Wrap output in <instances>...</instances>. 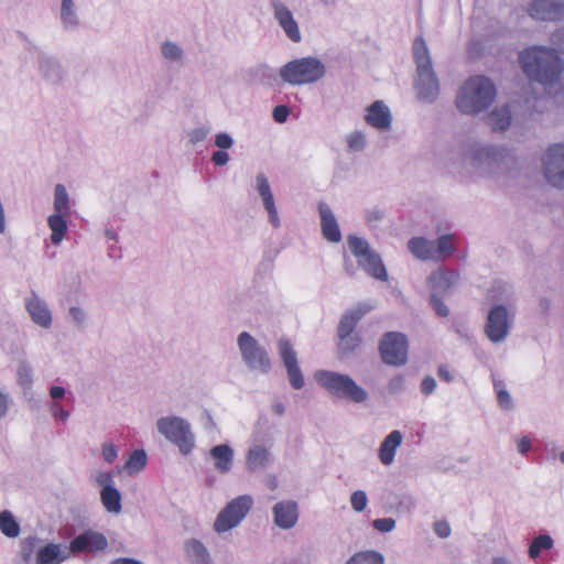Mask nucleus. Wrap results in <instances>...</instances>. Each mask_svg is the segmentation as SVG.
<instances>
[{
    "instance_id": "41",
    "label": "nucleus",
    "mask_w": 564,
    "mask_h": 564,
    "mask_svg": "<svg viewBox=\"0 0 564 564\" xmlns=\"http://www.w3.org/2000/svg\"><path fill=\"white\" fill-rule=\"evenodd\" d=\"M367 501H368L367 495L362 490H357V491L352 492V495L350 497L351 507L357 512H361L366 509Z\"/></svg>"
},
{
    "instance_id": "18",
    "label": "nucleus",
    "mask_w": 564,
    "mask_h": 564,
    "mask_svg": "<svg viewBox=\"0 0 564 564\" xmlns=\"http://www.w3.org/2000/svg\"><path fill=\"white\" fill-rule=\"evenodd\" d=\"M274 522L282 529H290L295 525L299 512L293 501H280L273 508Z\"/></svg>"
},
{
    "instance_id": "57",
    "label": "nucleus",
    "mask_w": 564,
    "mask_h": 564,
    "mask_svg": "<svg viewBox=\"0 0 564 564\" xmlns=\"http://www.w3.org/2000/svg\"><path fill=\"white\" fill-rule=\"evenodd\" d=\"M52 412H53V415L61 420L62 422L66 421L69 416V413L63 409V406H61L58 403H53L52 405Z\"/></svg>"
},
{
    "instance_id": "39",
    "label": "nucleus",
    "mask_w": 564,
    "mask_h": 564,
    "mask_svg": "<svg viewBox=\"0 0 564 564\" xmlns=\"http://www.w3.org/2000/svg\"><path fill=\"white\" fill-rule=\"evenodd\" d=\"M61 18L64 24L74 25L76 23V15L74 11L73 0H63L61 9Z\"/></svg>"
},
{
    "instance_id": "62",
    "label": "nucleus",
    "mask_w": 564,
    "mask_h": 564,
    "mask_svg": "<svg viewBox=\"0 0 564 564\" xmlns=\"http://www.w3.org/2000/svg\"><path fill=\"white\" fill-rule=\"evenodd\" d=\"M19 382L22 384V386H29L31 383V378L28 373L26 370H21L19 372Z\"/></svg>"
},
{
    "instance_id": "4",
    "label": "nucleus",
    "mask_w": 564,
    "mask_h": 564,
    "mask_svg": "<svg viewBox=\"0 0 564 564\" xmlns=\"http://www.w3.org/2000/svg\"><path fill=\"white\" fill-rule=\"evenodd\" d=\"M371 310V305L361 303L343 314L337 326V349L340 357L352 354L361 347L362 338L355 332V328L359 321Z\"/></svg>"
},
{
    "instance_id": "15",
    "label": "nucleus",
    "mask_w": 564,
    "mask_h": 564,
    "mask_svg": "<svg viewBox=\"0 0 564 564\" xmlns=\"http://www.w3.org/2000/svg\"><path fill=\"white\" fill-rule=\"evenodd\" d=\"M108 542L104 534L93 531H87L83 534L75 536L69 544V551L79 553L83 551L97 552L107 547Z\"/></svg>"
},
{
    "instance_id": "31",
    "label": "nucleus",
    "mask_w": 564,
    "mask_h": 564,
    "mask_svg": "<svg viewBox=\"0 0 564 564\" xmlns=\"http://www.w3.org/2000/svg\"><path fill=\"white\" fill-rule=\"evenodd\" d=\"M435 262L449 258L455 251V238L453 235H442L435 241Z\"/></svg>"
},
{
    "instance_id": "3",
    "label": "nucleus",
    "mask_w": 564,
    "mask_h": 564,
    "mask_svg": "<svg viewBox=\"0 0 564 564\" xmlns=\"http://www.w3.org/2000/svg\"><path fill=\"white\" fill-rule=\"evenodd\" d=\"M413 55L417 68L415 82L417 96L424 101H433L438 95V80L432 68L427 46L421 36L413 43Z\"/></svg>"
},
{
    "instance_id": "63",
    "label": "nucleus",
    "mask_w": 564,
    "mask_h": 564,
    "mask_svg": "<svg viewBox=\"0 0 564 564\" xmlns=\"http://www.w3.org/2000/svg\"><path fill=\"white\" fill-rule=\"evenodd\" d=\"M70 315L73 316V318L76 321V322H80L83 319V312L80 308L78 307H72L70 308Z\"/></svg>"
},
{
    "instance_id": "30",
    "label": "nucleus",
    "mask_w": 564,
    "mask_h": 564,
    "mask_svg": "<svg viewBox=\"0 0 564 564\" xmlns=\"http://www.w3.org/2000/svg\"><path fill=\"white\" fill-rule=\"evenodd\" d=\"M100 499L108 512L117 514L121 511V495L115 487L101 488Z\"/></svg>"
},
{
    "instance_id": "25",
    "label": "nucleus",
    "mask_w": 564,
    "mask_h": 564,
    "mask_svg": "<svg viewBox=\"0 0 564 564\" xmlns=\"http://www.w3.org/2000/svg\"><path fill=\"white\" fill-rule=\"evenodd\" d=\"M210 456L215 460V467L220 473H228L232 465L234 452L226 444L217 445L210 449Z\"/></svg>"
},
{
    "instance_id": "59",
    "label": "nucleus",
    "mask_w": 564,
    "mask_h": 564,
    "mask_svg": "<svg viewBox=\"0 0 564 564\" xmlns=\"http://www.w3.org/2000/svg\"><path fill=\"white\" fill-rule=\"evenodd\" d=\"M531 449V441L528 436H524L518 443V451L521 454H527Z\"/></svg>"
},
{
    "instance_id": "2",
    "label": "nucleus",
    "mask_w": 564,
    "mask_h": 564,
    "mask_svg": "<svg viewBox=\"0 0 564 564\" xmlns=\"http://www.w3.org/2000/svg\"><path fill=\"white\" fill-rule=\"evenodd\" d=\"M496 97V88L492 82L485 76H473L462 86L456 106L460 112L476 115L487 109Z\"/></svg>"
},
{
    "instance_id": "7",
    "label": "nucleus",
    "mask_w": 564,
    "mask_h": 564,
    "mask_svg": "<svg viewBox=\"0 0 564 564\" xmlns=\"http://www.w3.org/2000/svg\"><path fill=\"white\" fill-rule=\"evenodd\" d=\"M158 430L175 444L182 454L187 455L194 447V436L189 424L180 417H162L158 421Z\"/></svg>"
},
{
    "instance_id": "38",
    "label": "nucleus",
    "mask_w": 564,
    "mask_h": 564,
    "mask_svg": "<svg viewBox=\"0 0 564 564\" xmlns=\"http://www.w3.org/2000/svg\"><path fill=\"white\" fill-rule=\"evenodd\" d=\"M147 465V455L142 449L134 451L126 463V468L129 473H137L143 469Z\"/></svg>"
},
{
    "instance_id": "51",
    "label": "nucleus",
    "mask_w": 564,
    "mask_h": 564,
    "mask_svg": "<svg viewBox=\"0 0 564 564\" xmlns=\"http://www.w3.org/2000/svg\"><path fill=\"white\" fill-rule=\"evenodd\" d=\"M498 152L492 148H484L480 150H477L474 154V159L481 161L484 159H495L497 158Z\"/></svg>"
},
{
    "instance_id": "21",
    "label": "nucleus",
    "mask_w": 564,
    "mask_h": 564,
    "mask_svg": "<svg viewBox=\"0 0 564 564\" xmlns=\"http://www.w3.org/2000/svg\"><path fill=\"white\" fill-rule=\"evenodd\" d=\"M69 547L62 549L61 544L48 543L36 553V564H61L69 557Z\"/></svg>"
},
{
    "instance_id": "16",
    "label": "nucleus",
    "mask_w": 564,
    "mask_h": 564,
    "mask_svg": "<svg viewBox=\"0 0 564 564\" xmlns=\"http://www.w3.org/2000/svg\"><path fill=\"white\" fill-rule=\"evenodd\" d=\"M365 120L378 130H386L391 126V113L383 101L377 100L367 108Z\"/></svg>"
},
{
    "instance_id": "48",
    "label": "nucleus",
    "mask_w": 564,
    "mask_h": 564,
    "mask_svg": "<svg viewBox=\"0 0 564 564\" xmlns=\"http://www.w3.org/2000/svg\"><path fill=\"white\" fill-rule=\"evenodd\" d=\"M497 390V398L499 405L503 409H510L511 408V398L509 393L501 387V383H497L496 386Z\"/></svg>"
},
{
    "instance_id": "37",
    "label": "nucleus",
    "mask_w": 564,
    "mask_h": 564,
    "mask_svg": "<svg viewBox=\"0 0 564 564\" xmlns=\"http://www.w3.org/2000/svg\"><path fill=\"white\" fill-rule=\"evenodd\" d=\"M553 547V540L547 534H541L533 539L529 547V555L531 558H536L542 550H550Z\"/></svg>"
},
{
    "instance_id": "45",
    "label": "nucleus",
    "mask_w": 564,
    "mask_h": 564,
    "mask_svg": "<svg viewBox=\"0 0 564 564\" xmlns=\"http://www.w3.org/2000/svg\"><path fill=\"white\" fill-rule=\"evenodd\" d=\"M372 525L376 530L380 532H390L394 529L395 521L391 518L376 519L372 522Z\"/></svg>"
},
{
    "instance_id": "49",
    "label": "nucleus",
    "mask_w": 564,
    "mask_h": 564,
    "mask_svg": "<svg viewBox=\"0 0 564 564\" xmlns=\"http://www.w3.org/2000/svg\"><path fill=\"white\" fill-rule=\"evenodd\" d=\"M290 112L291 110L288 106L281 105L274 107L272 116L276 122L282 123L288 119Z\"/></svg>"
},
{
    "instance_id": "64",
    "label": "nucleus",
    "mask_w": 564,
    "mask_h": 564,
    "mask_svg": "<svg viewBox=\"0 0 564 564\" xmlns=\"http://www.w3.org/2000/svg\"><path fill=\"white\" fill-rule=\"evenodd\" d=\"M111 564H142L141 562L133 560V558H118L113 561Z\"/></svg>"
},
{
    "instance_id": "22",
    "label": "nucleus",
    "mask_w": 564,
    "mask_h": 564,
    "mask_svg": "<svg viewBox=\"0 0 564 564\" xmlns=\"http://www.w3.org/2000/svg\"><path fill=\"white\" fill-rule=\"evenodd\" d=\"M409 251L422 261H435V242L424 237H413L408 242Z\"/></svg>"
},
{
    "instance_id": "32",
    "label": "nucleus",
    "mask_w": 564,
    "mask_h": 564,
    "mask_svg": "<svg viewBox=\"0 0 564 564\" xmlns=\"http://www.w3.org/2000/svg\"><path fill=\"white\" fill-rule=\"evenodd\" d=\"M489 123L494 131H505L511 123V110L505 106L495 109L489 116Z\"/></svg>"
},
{
    "instance_id": "10",
    "label": "nucleus",
    "mask_w": 564,
    "mask_h": 564,
    "mask_svg": "<svg viewBox=\"0 0 564 564\" xmlns=\"http://www.w3.org/2000/svg\"><path fill=\"white\" fill-rule=\"evenodd\" d=\"M238 346L245 362L251 368L261 372H268L271 368V361L268 352L258 341L247 332H242L238 337Z\"/></svg>"
},
{
    "instance_id": "42",
    "label": "nucleus",
    "mask_w": 564,
    "mask_h": 564,
    "mask_svg": "<svg viewBox=\"0 0 564 564\" xmlns=\"http://www.w3.org/2000/svg\"><path fill=\"white\" fill-rule=\"evenodd\" d=\"M347 143L350 150L361 151L366 145V139L362 132L354 131L349 134Z\"/></svg>"
},
{
    "instance_id": "29",
    "label": "nucleus",
    "mask_w": 564,
    "mask_h": 564,
    "mask_svg": "<svg viewBox=\"0 0 564 564\" xmlns=\"http://www.w3.org/2000/svg\"><path fill=\"white\" fill-rule=\"evenodd\" d=\"M186 555L193 564H212L209 554L204 544L197 540H191L185 545Z\"/></svg>"
},
{
    "instance_id": "12",
    "label": "nucleus",
    "mask_w": 564,
    "mask_h": 564,
    "mask_svg": "<svg viewBox=\"0 0 564 564\" xmlns=\"http://www.w3.org/2000/svg\"><path fill=\"white\" fill-rule=\"evenodd\" d=\"M527 11L532 19L538 21H563L564 0H532Z\"/></svg>"
},
{
    "instance_id": "46",
    "label": "nucleus",
    "mask_w": 564,
    "mask_h": 564,
    "mask_svg": "<svg viewBox=\"0 0 564 564\" xmlns=\"http://www.w3.org/2000/svg\"><path fill=\"white\" fill-rule=\"evenodd\" d=\"M431 305L438 316L446 317L449 314L448 307L436 294L431 295Z\"/></svg>"
},
{
    "instance_id": "58",
    "label": "nucleus",
    "mask_w": 564,
    "mask_h": 564,
    "mask_svg": "<svg viewBox=\"0 0 564 564\" xmlns=\"http://www.w3.org/2000/svg\"><path fill=\"white\" fill-rule=\"evenodd\" d=\"M437 373L440 379L445 382H451L453 380V376L451 375L448 367L445 365L440 366Z\"/></svg>"
},
{
    "instance_id": "53",
    "label": "nucleus",
    "mask_w": 564,
    "mask_h": 564,
    "mask_svg": "<svg viewBox=\"0 0 564 564\" xmlns=\"http://www.w3.org/2000/svg\"><path fill=\"white\" fill-rule=\"evenodd\" d=\"M96 481L99 486H101L102 488H106V487H113L112 486V481H113V475L109 471H102V473H99L97 475V478H96Z\"/></svg>"
},
{
    "instance_id": "34",
    "label": "nucleus",
    "mask_w": 564,
    "mask_h": 564,
    "mask_svg": "<svg viewBox=\"0 0 564 564\" xmlns=\"http://www.w3.org/2000/svg\"><path fill=\"white\" fill-rule=\"evenodd\" d=\"M346 564H384V557L377 551H364L354 554Z\"/></svg>"
},
{
    "instance_id": "11",
    "label": "nucleus",
    "mask_w": 564,
    "mask_h": 564,
    "mask_svg": "<svg viewBox=\"0 0 564 564\" xmlns=\"http://www.w3.org/2000/svg\"><path fill=\"white\" fill-rule=\"evenodd\" d=\"M544 174L550 184L564 187V144H553L544 156Z\"/></svg>"
},
{
    "instance_id": "47",
    "label": "nucleus",
    "mask_w": 564,
    "mask_h": 564,
    "mask_svg": "<svg viewBox=\"0 0 564 564\" xmlns=\"http://www.w3.org/2000/svg\"><path fill=\"white\" fill-rule=\"evenodd\" d=\"M36 539L31 536L22 541L21 554L24 561H29L34 552Z\"/></svg>"
},
{
    "instance_id": "13",
    "label": "nucleus",
    "mask_w": 564,
    "mask_h": 564,
    "mask_svg": "<svg viewBox=\"0 0 564 564\" xmlns=\"http://www.w3.org/2000/svg\"><path fill=\"white\" fill-rule=\"evenodd\" d=\"M509 330L508 311L503 305H497L488 314L485 332L488 338L498 343L506 338Z\"/></svg>"
},
{
    "instance_id": "6",
    "label": "nucleus",
    "mask_w": 564,
    "mask_h": 564,
    "mask_svg": "<svg viewBox=\"0 0 564 564\" xmlns=\"http://www.w3.org/2000/svg\"><path fill=\"white\" fill-rule=\"evenodd\" d=\"M316 379L329 393L351 400L362 402L367 398V392L358 386L349 376L332 371H319Z\"/></svg>"
},
{
    "instance_id": "26",
    "label": "nucleus",
    "mask_w": 564,
    "mask_h": 564,
    "mask_svg": "<svg viewBox=\"0 0 564 564\" xmlns=\"http://www.w3.org/2000/svg\"><path fill=\"white\" fill-rule=\"evenodd\" d=\"M269 460V449L262 445L251 446L246 455V464L249 470L264 468Z\"/></svg>"
},
{
    "instance_id": "55",
    "label": "nucleus",
    "mask_w": 564,
    "mask_h": 564,
    "mask_svg": "<svg viewBox=\"0 0 564 564\" xmlns=\"http://www.w3.org/2000/svg\"><path fill=\"white\" fill-rule=\"evenodd\" d=\"M215 144L220 149H228L232 145V139L227 133H219L216 135Z\"/></svg>"
},
{
    "instance_id": "14",
    "label": "nucleus",
    "mask_w": 564,
    "mask_h": 564,
    "mask_svg": "<svg viewBox=\"0 0 564 564\" xmlns=\"http://www.w3.org/2000/svg\"><path fill=\"white\" fill-rule=\"evenodd\" d=\"M279 350L284 366L288 370V376L291 386L294 389H301L304 386V378L297 365L296 352L293 349L289 339L282 338L279 341Z\"/></svg>"
},
{
    "instance_id": "8",
    "label": "nucleus",
    "mask_w": 564,
    "mask_h": 564,
    "mask_svg": "<svg viewBox=\"0 0 564 564\" xmlns=\"http://www.w3.org/2000/svg\"><path fill=\"white\" fill-rule=\"evenodd\" d=\"M250 496H239L231 500L218 514L214 529L217 532H226L238 525L252 507Z\"/></svg>"
},
{
    "instance_id": "61",
    "label": "nucleus",
    "mask_w": 564,
    "mask_h": 564,
    "mask_svg": "<svg viewBox=\"0 0 564 564\" xmlns=\"http://www.w3.org/2000/svg\"><path fill=\"white\" fill-rule=\"evenodd\" d=\"M50 394L53 399H59L65 395V389L63 387L54 386L51 388Z\"/></svg>"
},
{
    "instance_id": "33",
    "label": "nucleus",
    "mask_w": 564,
    "mask_h": 564,
    "mask_svg": "<svg viewBox=\"0 0 564 564\" xmlns=\"http://www.w3.org/2000/svg\"><path fill=\"white\" fill-rule=\"evenodd\" d=\"M55 214L70 215L69 198L66 188L62 184H57L54 193Z\"/></svg>"
},
{
    "instance_id": "28",
    "label": "nucleus",
    "mask_w": 564,
    "mask_h": 564,
    "mask_svg": "<svg viewBox=\"0 0 564 564\" xmlns=\"http://www.w3.org/2000/svg\"><path fill=\"white\" fill-rule=\"evenodd\" d=\"M68 215L53 214L48 217L47 224L52 230L51 240L54 245H58L65 237L67 231Z\"/></svg>"
},
{
    "instance_id": "52",
    "label": "nucleus",
    "mask_w": 564,
    "mask_h": 564,
    "mask_svg": "<svg viewBox=\"0 0 564 564\" xmlns=\"http://www.w3.org/2000/svg\"><path fill=\"white\" fill-rule=\"evenodd\" d=\"M434 531L440 538H447L451 534L449 523L446 521H436L434 523Z\"/></svg>"
},
{
    "instance_id": "19",
    "label": "nucleus",
    "mask_w": 564,
    "mask_h": 564,
    "mask_svg": "<svg viewBox=\"0 0 564 564\" xmlns=\"http://www.w3.org/2000/svg\"><path fill=\"white\" fill-rule=\"evenodd\" d=\"M257 189L262 198L264 208L269 214L271 224L274 227H278L280 225V219L274 204L273 194L271 192L269 181L263 174H259L257 176Z\"/></svg>"
},
{
    "instance_id": "43",
    "label": "nucleus",
    "mask_w": 564,
    "mask_h": 564,
    "mask_svg": "<svg viewBox=\"0 0 564 564\" xmlns=\"http://www.w3.org/2000/svg\"><path fill=\"white\" fill-rule=\"evenodd\" d=\"M281 28L284 30L290 40H292L293 42L301 41V33L295 20L282 24Z\"/></svg>"
},
{
    "instance_id": "23",
    "label": "nucleus",
    "mask_w": 564,
    "mask_h": 564,
    "mask_svg": "<svg viewBox=\"0 0 564 564\" xmlns=\"http://www.w3.org/2000/svg\"><path fill=\"white\" fill-rule=\"evenodd\" d=\"M403 436L400 431H392L379 447L380 462L388 466L394 460L395 451L401 445Z\"/></svg>"
},
{
    "instance_id": "50",
    "label": "nucleus",
    "mask_w": 564,
    "mask_h": 564,
    "mask_svg": "<svg viewBox=\"0 0 564 564\" xmlns=\"http://www.w3.org/2000/svg\"><path fill=\"white\" fill-rule=\"evenodd\" d=\"M102 457L105 462L112 463L117 458V447L112 443L102 445Z\"/></svg>"
},
{
    "instance_id": "1",
    "label": "nucleus",
    "mask_w": 564,
    "mask_h": 564,
    "mask_svg": "<svg viewBox=\"0 0 564 564\" xmlns=\"http://www.w3.org/2000/svg\"><path fill=\"white\" fill-rule=\"evenodd\" d=\"M519 62L530 79L546 86L558 84L556 93L564 90V66L555 50L529 47L520 53Z\"/></svg>"
},
{
    "instance_id": "24",
    "label": "nucleus",
    "mask_w": 564,
    "mask_h": 564,
    "mask_svg": "<svg viewBox=\"0 0 564 564\" xmlns=\"http://www.w3.org/2000/svg\"><path fill=\"white\" fill-rule=\"evenodd\" d=\"M26 310L34 323L42 327H50L52 323L51 311L39 297L33 296L26 303Z\"/></svg>"
},
{
    "instance_id": "17",
    "label": "nucleus",
    "mask_w": 564,
    "mask_h": 564,
    "mask_svg": "<svg viewBox=\"0 0 564 564\" xmlns=\"http://www.w3.org/2000/svg\"><path fill=\"white\" fill-rule=\"evenodd\" d=\"M318 212L323 237L329 242H339L341 240V234L330 208L325 203H319Z\"/></svg>"
},
{
    "instance_id": "36",
    "label": "nucleus",
    "mask_w": 564,
    "mask_h": 564,
    "mask_svg": "<svg viewBox=\"0 0 564 564\" xmlns=\"http://www.w3.org/2000/svg\"><path fill=\"white\" fill-rule=\"evenodd\" d=\"M348 247L351 253L357 258L358 262L371 252L368 242L356 236L348 237Z\"/></svg>"
},
{
    "instance_id": "35",
    "label": "nucleus",
    "mask_w": 564,
    "mask_h": 564,
    "mask_svg": "<svg viewBox=\"0 0 564 564\" xmlns=\"http://www.w3.org/2000/svg\"><path fill=\"white\" fill-rule=\"evenodd\" d=\"M0 530L9 538H15L20 533V525L9 511L0 513Z\"/></svg>"
},
{
    "instance_id": "54",
    "label": "nucleus",
    "mask_w": 564,
    "mask_h": 564,
    "mask_svg": "<svg viewBox=\"0 0 564 564\" xmlns=\"http://www.w3.org/2000/svg\"><path fill=\"white\" fill-rule=\"evenodd\" d=\"M436 388V381L434 378L427 376L423 379L421 383V391L423 394H431Z\"/></svg>"
},
{
    "instance_id": "9",
    "label": "nucleus",
    "mask_w": 564,
    "mask_h": 564,
    "mask_svg": "<svg viewBox=\"0 0 564 564\" xmlns=\"http://www.w3.org/2000/svg\"><path fill=\"white\" fill-rule=\"evenodd\" d=\"M382 361L390 366H402L408 360V340L401 333H387L379 344Z\"/></svg>"
},
{
    "instance_id": "60",
    "label": "nucleus",
    "mask_w": 564,
    "mask_h": 564,
    "mask_svg": "<svg viewBox=\"0 0 564 564\" xmlns=\"http://www.w3.org/2000/svg\"><path fill=\"white\" fill-rule=\"evenodd\" d=\"M8 406L9 403L7 395L0 392V419L8 412Z\"/></svg>"
},
{
    "instance_id": "5",
    "label": "nucleus",
    "mask_w": 564,
    "mask_h": 564,
    "mask_svg": "<svg viewBox=\"0 0 564 564\" xmlns=\"http://www.w3.org/2000/svg\"><path fill=\"white\" fill-rule=\"evenodd\" d=\"M325 65L315 57H302L286 63L280 69V77L291 85L313 84L325 75Z\"/></svg>"
},
{
    "instance_id": "44",
    "label": "nucleus",
    "mask_w": 564,
    "mask_h": 564,
    "mask_svg": "<svg viewBox=\"0 0 564 564\" xmlns=\"http://www.w3.org/2000/svg\"><path fill=\"white\" fill-rule=\"evenodd\" d=\"M162 54L169 59H178L182 55V51L174 43H165L162 46Z\"/></svg>"
},
{
    "instance_id": "56",
    "label": "nucleus",
    "mask_w": 564,
    "mask_h": 564,
    "mask_svg": "<svg viewBox=\"0 0 564 564\" xmlns=\"http://www.w3.org/2000/svg\"><path fill=\"white\" fill-rule=\"evenodd\" d=\"M212 160L215 163V165L224 166L227 164L229 156L227 152L219 150L213 153Z\"/></svg>"
},
{
    "instance_id": "40",
    "label": "nucleus",
    "mask_w": 564,
    "mask_h": 564,
    "mask_svg": "<svg viewBox=\"0 0 564 564\" xmlns=\"http://www.w3.org/2000/svg\"><path fill=\"white\" fill-rule=\"evenodd\" d=\"M272 6L274 9V17L280 25L294 20L292 12L282 2L274 1Z\"/></svg>"
},
{
    "instance_id": "20",
    "label": "nucleus",
    "mask_w": 564,
    "mask_h": 564,
    "mask_svg": "<svg viewBox=\"0 0 564 564\" xmlns=\"http://www.w3.org/2000/svg\"><path fill=\"white\" fill-rule=\"evenodd\" d=\"M458 280V274L454 271L438 269L434 271L429 278V285L432 289V294H444L447 292Z\"/></svg>"
},
{
    "instance_id": "27",
    "label": "nucleus",
    "mask_w": 564,
    "mask_h": 564,
    "mask_svg": "<svg viewBox=\"0 0 564 564\" xmlns=\"http://www.w3.org/2000/svg\"><path fill=\"white\" fill-rule=\"evenodd\" d=\"M358 263L371 276L382 280V281L387 280L388 274H387L386 268H384L379 254L371 251L365 258H362Z\"/></svg>"
}]
</instances>
